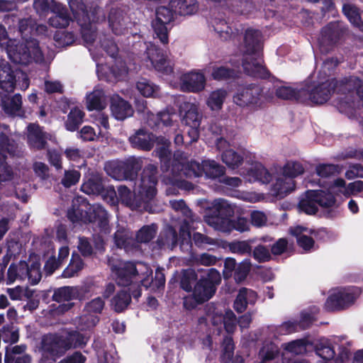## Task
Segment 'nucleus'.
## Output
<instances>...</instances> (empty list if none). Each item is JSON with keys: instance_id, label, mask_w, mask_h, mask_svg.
I'll return each instance as SVG.
<instances>
[{"instance_id": "obj_1", "label": "nucleus", "mask_w": 363, "mask_h": 363, "mask_svg": "<svg viewBox=\"0 0 363 363\" xmlns=\"http://www.w3.org/2000/svg\"><path fill=\"white\" fill-rule=\"evenodd\" d=\"M69 6L74 18L80 26L82 35L89 50L96 62V72L99 77L109 82L123 79L128 73L125 62L121 59L115 60L114 67H110L106 64L98 62L99 56L96 48L93 46L95 40V27L94 23L99 21L102 11L99 8H94L89 14L82 0H69Z\"/></svg>"}, {"instance_id": "obj_2", "label": "nucleus", "mask_w": 363, "mask_h": 363, "mask_svg": "<svg viewBox=\"0 0 363 363\" xmlns=\"http://www.w3.org/2000/svg\"><path fill=\"white\" fill-rule=\"evenodd\" d=\"M157 168L154 164L147 165L143 170L140 181L135 184L134 193L126 186L118 189L121 202L130 209L143 208L148 211L147 203L155 196L157 190Z\"/></svg>"}, {"instance_id": "obj_3", "label": "nucleus", "mask_w": 363, "mask_h": 363, "mask_svg": "<svg viewBox=\"0 0 363 363\" xmlns=\"http://www.w3.org/2000/svg\"><path fill=\"white\" fill-rule=\"evenodd\" d=\"M111 267L116 275V281L118 285H138L140 283L146 288L152 284L160 288L164 286L165 282L164 276L160 271H156L155 278L153 280L152 270L144 262L133 263L120 261Z\"/></svg>"}, {"instance_id": "obj_4", "label": "nucleus", "mask_w": 363, "mask_h": 363, "mask_svg": "<svg viewBox=\"0 0 363 363\" xmlns=\"http://www.w3.org/2000/svg\"><path fill=\"white\" fill-rule=\"evenodd\" d=\"M67 216L73 223L79 222L96 223L101 235L95 241V248L99 252L104 250L102 235L108 234L110 228L108 223V213L101 205L91 206L82 198H77L74 201L73 208L68 211Z\"/></svg>"}, {"instance_id": "obj_5", "label": "nucleus", "mask_w": 363, "mask_h": 363, "mask_svg": "<svg viewBox=\"0 0 363 363\" xmlns=\"http://www.w3.org/2000/svg\"><path fill=\"white\" fill-rule=\"evenodd\" d=\"M88 341V337L73 331L66 336L63 335L48 334L44 335L41 340L40 363H52L66 350L71 347H82Z\"/></svg>"}, {"instance_id": "obj_6", "label": "nucleus", "mask_w": 363, "mask_h": 363, "mask_svg": "<svg viewBox=\"0 0 363 363\" xmlns=\"http://www.w3.org/2000/svg\"><path fill=\"white\" fill-rule=\"evenodd\" d=\"M315 309L313 313L303 311L301 315L299 323L292 321L284 323L279 326H270L268 328V337L265 340L262 347L259 352L261 363H268L274 359L279 353V347L274 342L269 341L271 337H277L279 335H286L298 331L299 329L308 328L315 319Z\"/></svg>"}, {"instance_id": "obj_7", "label": "nucleus", "mask_w": 363, "mask_h": 363, "mask_svg": "<svg viewBox=\"0 0 363 363\" xmlns=\"http://www.w3.org/2000/svg\"><path fill=\"white\" fill-rule=\"evenodd\" d=\"M261 33L254 29L245 31L242 48V67L245 72L255 77L264 78L268 75L261 57Z\"/></svg>"}, {"instance_id": "obj_8", "label": "nucleus", "mask_w": 363, "mask_h": 363, "mask_svg": "<svg viewBox=\"0 0 363 363\" xmlns=\"http://www.w3.org/2000/svg\"><path fill=\"white\" fill-rule=\"evenodd\" d=\"M213 211L215 215H206L205 221L214 229L230 233L233 230L240 233L248 231L250 224L247 219L238 217L235 220H230V216L233 213V207L225 200L216 199L213 203Z\"/></svg>"}, {"instance_id": "obj_9", "label": "nucleus", "mask_w": 363, "mask_h": 363, "mask_svg": "<svg viewBox=\"0 0 363 363\" xmlns=\"http://www.w3.org/2000/svg\"><path fill=\"white\" fill-rule=\"evenodd\" d=\"M0 47L6 50L9 58L16 64L27 65L33 60L40 62L43 59L35 40H26L25 44H16V40L8 38L6 28L1 24Z\"/></svg>"}, {"instance_id": "obj_10", "label": "nucleus", "mask_w": 363, "mask_h": 363, "mask_svg": "<svg viewBox=\"0 0 363 363\" xmlns=\"http://www.w3.org/2000/svg\"><path fill=\"white\" fill-rule=\"evenodd\" d=\"M41 279L40 257L33 255L29 257L28 262H19L10 265L7 272V284L16 281H28L36 284Z\"/></svg>"}, {"instance_id": "obj_11", "label": "nucleus", "mask_w": 363, "mask_h": 363, "mask_svg": "<svg viewBox=\"0 0 363 363\" xmlns=\"http://www.w3.org/2000/svg\"><path fill=\"white\" fill-rule=\"evenodd\" d=\"M130 141L133 146L145 150H150L155 144L157 155L161 160L162 167L167 166L170 155V143L168 140L164 138H155L152 134L141 130L131 136Z\"/></svg>"}, {"instance_id": "obj_12", "label": "nucleus", "mask_w": 363, "mask_h": 363, "mask_svg": "<svg viewBox=\"0 0 363 363\" xmlns=\"http://www.w3.org/2000/svg\"><path fill=\"white\" fill-rule=\"evenodd\" d=\"M335 203L336 200L329 190H308L301 197L298 208L300 211L312 215L318 211V206L328 208L335 206Z\"/></svg>"}, {"instance_id": "obj_13", "label": "nucleus", "mask_w": 363, "mask_h": 363, "mask_svg": "<svg viewBox=\"0 0 363 363\" xmlns=\"http://www.w3.org/2000/svg\"><path fill=\"white\" fill-rule=\"evenodd\" d=\"M362 294L357 286L337 287L330 291L325 303L328 311H339L347 308L354 303Z\"/></svg>"}, {"instance_id": "obj_14", "label": "nucleus", "mask_w": 363, "mask_h": 363, "mask_svg": "<svg viewBox=\"0 0 363 363\" xmlns=\"http://www.w3.org/2000/svg\"><path fill=\"white\" fill-rule=\"evenodd\" d=\"M290 233L296 238L298 245L306 252L314 250V239L327 241L334 238L333 235L325 228L315 230L300 225L291 228Z\"/></svg>"}, {"instance_id": "obj_15", "label": "nucleus", "mask_w": 363, "mask_h": 363, "mask_svg": "<svg viewBox=\"0 0 363 363\" xmlns=\"http://www.w3.org/2000/svg\"><path fill=\"white\" fill-rule=\"evenodd\" d=\"M270 99L259 86L240 87L233 96V101L237 105L253 109L262 107Z\"/></svg>"}, {"instance_id": "obj_16", "label": "nucleus", "mask_w": 363, "mask_h": 363, "mask_svg": "<svg viewBox=\"0 0 363 363\" xmlns=\"http://www.w3.org/2000/svg\"><path fill=\"white\" fill-rule=\"evenodd\" d=\"M8 127L0 125V183L13 179V174L6 160L14 154L15 145L9 139Z\"/></svg>"}, {"instance_id": "obj_17", "label": "nucleus", "mask_w": 363, "mask_h": 363, "mask_svg": "<svg viewBox=\"0 0 363 363\" xmlns=\"http://www.w3.org/2000/svg\"><path fill=\"white\" fill-rule=\"evenodd\" d=\"M15 84L21 90L27 89L30 84L27 74L21 70L13 72L9 65L3 64L0 66V88L6 92H11Z\"/></svg>"}, {"instance_id": "obj_18", "label": "nucleus", "mask_w": 363, "mask_h": 363, "mask_svg": "<svg viewBox=\"0 0 363 363\" xmlns=\"http://www.w3.org/2000/svg\"><path fill=\"white\" fill-rule=\"evenodd\" d=\"M179 81L170 80L174 87H179L184 91L198 93L205 89L206 79L203 71L194 69L182 73L177 77Z\"/></svg>"}, {"instance_id": "obj_19", "label": "nucleus", "mask_w": 363, "mask_h": 363, "mask_svg": "<svg viewBox=\"0 0 363 363\" xmlns=\"http://www.w3.org/2000/svg\"><path fill=\"white\" fill-rule=\"evenodd\" d=\"M207 316L213 325L218 327V335L221 333L223 326L228 334L233 333L236 329L235 315L230 310H226L223 313L221 309L211 306L208 310Z\"/></svg>"}, {"instance_id": "obj_20", "label": "nucleus", "mask_w": 363, "mask_h": 363, "mask_svg": "<svg viewBox=\"0 0 363 363\" xmlns=\"http://www.w3.org/2000/svg\"><path fill=\"white\" fill-rule=\"evenodd\" d=\"M169 162L167 166H162L165 168L166 172L170 171L172 174L180 175L182 174L186 177H200L204 174L203 162L199 164L195 161L184 164L183 161H179L177 158H174L172 161L170 155L169 156Z\"/></svg>"}, {"instance_id": "obj_21", "label": "nucleus", "mask_w": 363, "mask_h": 363, "mask_svg": "<svg viewBox=\"0 0 363 363\" xmlns=\"http://www.w3.org/2000/svg\"><path fill=\"white\" fill-rule=\"evenodd\" d=\"M175 13L170 6H160L156 11V18L152 22V28L157 37L162 43L168 42L166 25L174 20Z\"/></svg>"}, {"instance_id": "obj_22", "label": "nucleus", "mask_w": 363, "mask_h": 363, "mask_svg": "<svg viewBox=\"0 0 363 363\" xmlns=\"http://www.w3.org/2000/svg\"><path fill=\"white\" fill-rule=\"evenodd\" d=\"M276 95L282 99H296L301 102H305L310 100L315 102H323L327 98V94L323 96L309 95L305 89L301 87L293 88L289 86L281 85L276 89Z\"/></svg>"}, {"instance_id": "obj_23", "label": "nucleus", "mask_w": 363, "mask_h": 363, "mask_svg": "<svg viewBox=\"0 0 363 363\" xmlns=\"http://www.w3.org/2000/svg\"><path fill=\"white\" fill-rule=\"evenodd\" d=\"M147 57L155 69L169 80L173 74V66L172 62L166 58L163 52L155 45H151L147 49Z\"/></svg>"}, {"instance_id": "obj_24", "label": "nucleus", "mask_w": 363, "mask_h": 363, "mask_svg": "<svg viewBox=\"0 0 363 363\" xmlns=\"http://www.w3.org/2000/svg\"><path fill=\"white\" fill-rule=\"evenodd\" d=\"M216 289L211 285H206L199 280L194 286L192 294L184 298V306L186 309L191 310L196 305L209 300L215 294Z\"/></svg>"}, {"instance_id": "obj_25", "label": "nucleus", "mask_w": 363, "mask_h": 363, "mask_svg": "<svg viewBox=\"0 0 363 363\" xmlns=\"http://www.w3.org/2000/svg\"><path fill=\"white\" fill-rule=\"evenodd\" d=\"M78 286H62L57 289L53 294L52 298L55 301L62 303L67 301V303H62L56 308L57 313H63L70 310L74 303L70 301L80 298L81 291Z\"/></svg>"}, {"instance_id": "obj_26", "label": "nucleus", "mask_w": 363, "mask_h": 363, "mask_svg": "<svg viewBox=\"0 0 363 363\" xmlns=\"http://www.w3.org/2000/svg\"><path fill=\"white\" fill-rule=\"evenodd\" d=\"M135 160H129L128 162L123 161H110L105 165V170L106 173L116 180L129 179L132 177V174L128 172V169L131 167L137 169L138 166Z\"/></svg>"}, {"instance_id": "obj_27", "label": "nucleus", "mask_w": 363, "mask_h": 363, "mask_svg": "<svg viewBox=\"0 0 363 363\" xmlns=\"http://www.w3.org/2000/svg\"><path fill=\"white\" fill-rule=\"evenodd\" d=\"M240 175L250 183L259 182L267 184L272 179V173L258 162L252 163L248 168L241 172Z\"/></svg>"}, {"instance_id": "obj_28", "label": "nucleus", "mask_w": 363, "mask_h": 363, "mask_svg": "<svg viewBox=\"0 0 363 363\" xmlns=\"http://www.w3.org/2000/svg\"><path fill=\"white\" fill-rule=\"evenodd\" d=\"M176 119L175 110L173 108H167L160 112L157 116H154L152 113L148 114L147 123L152 127L169 126L172 130H175V127L177 126L175 123Z\"/></svg>"}, {"instance_id": "obj_29", "label": "nucleus", "mask_w": 363, "mask_h": 363, "mask_svg": "<svg viewBox=\"0 0 363 363\" xmlns=\"http://www.w3.org/2000/svg\"><path fill=\"white\" fill-rule=\"evenodd\" d=\"M330 192L337 195L342 194L346 197L356 194L363 191V182L357 180L346 184L342 179H337L333 181L329 188Z\"/></svg>"}, {"instance_id": "obj_30", "label": "nucleus", "mask_w": 363, "mask_h": 363, "mask_svg": "<svg viewBox=\"0 0 363 363\" xmlns=\"http://www.w3.org/2000/svg\"><path fill=\"white\" fill-rule=\"evenodd\" d=\"M335 82L334 80L327 79L324 82L318 81V82H313L311 84H306L303 88L305 89L306 92L309 94V95H316V96H323L324 94H327V98L323 102H315L311 101L313 104H322L326 102L331 95L332 91L335 87ZM310 101V100H308Z\"/></svg>"}, {"instance_id": "obj_31", "label": "nucleus", "mask_w": 363, "mask_h": 363, "mask_svg": "<svg viewBox=\"0 0 363 363\" xmlns=\"http://www.w3.org/2000/svg\"><path fill=\"white\" fill-rule=\"evenodd\" d=\"M112 116L117 120L123 121L133 114L132 106L118 95H114L111 99Z\"/></svg>"}, {"instance_id": "obj_32", "label": "nucleus", "mask_w": 363, "mask_h": 363, "mask_svg": "<svg viewBox=\"0 0 363 363\" xmlns=\"http://www.w3.org/2000/svg\"><path fill=\"white\" fill-rule=\"evenodd\" d=\"M108 22L110 29L116 35H123L128 30L127 18L120 9H113L111 10Z\"/></svg>"}, {"instance_id": "obj_33", "label": "nucleus", "mask_w": 363, "mask_h": 363, "mask_svg": "<svg viewBox=\"0 0 363 363\" xmlns=\"http://www.w3.org/2000/svg\"><path fill=\"white\" fill-rule=\"evenodd\" d=\"M51 6L53 16L49 18V24L55 28L67 27L71 21V18L66 8L59 2H52Z\"/></svg>"}, {"instance_id": "obj_34", "label": "nucleus", "mask_w": 363, "mask_h": 363, "mask_svg": "<svg viewBox=\"0 0 363 363\" xmlns=\"http://www.w3.org/2000/svg\"><path fill=\"white\" fill-rule=\"evenodd\" d=\"M295 189V182L291 178L283 176L281 172L276 178V181L273 183L271 188V194L274 196L283 198L288 194L291 193Z\"/></svg>"}, {"instance_id": "obj_35", "label": "nucleus", "mask_w": 363, "mask_h": 363, "mask_svg": "<svg viewBox=\"0 0 363 363\" xmlns=\"http://www.w3.org/2000/svg\"><path fill=\"white\" fill-rule=\"evenodd\" d=\"M28 142L30 146L34 149H42L45 147L48 135L43 133L40 126L37 124H30L28 126ZM50 140L51 136L49 135Z\"/></svg>"}, {"instance_id": "obj_36", "label": "nucleus", "mask_w": 363, "mask_h": 363, "mask_svg": "<svg viewBox=\"0 0 363 363\" xmlns=\"http://www.w3.org/2000/svg\"><path fill=\"white\" fill-rule=\"evenodd\" d=\"M182 120L186 125H200V116L198 112V106L194 103L184 101L179 106Z\"/></svg>"}, {"instance_id": "obj_37", "label": "nucleus", "mask_w": 363, "mask_h": 363, "mask_svg": "<svg viewBox=\"0 0 363 363\" xmlns=\"http://www.w3.org/2000/svg\"><path fill=\"white\" fill-rule=\"evenodd\" d=\"M169 6L176 15L184 16L194 15L199 9L196 0H170Z\"/></svg>"}, {"instance_id": "obj_38", "label": "nucleus", "mask_w": 363, "mask_h": 363, "mask_svg": "<svg viewBox=\"0 0 363 363\" xmlns=\"http://www.w3.org/2000/svg\"><path fill=\"white\" fill-rule=\"evenodd\" d=\"M335 348L331 340L322 338L315 345L316 354L322 359L319 363H337L334 359Z\"/></svg>"}, {"instance_id": "obj_39", "label": "nucleus", "mask_w": 363, "mask_h": 363, "mask_svg": "<svg viewBox=\"0 0 363 363\" xmlns=\"http://www.w3.org/2000/svg\"><path fill=\"white\" fill-rule=\"evenodd\" d=\"M106 101L102 89H95L86 94V106L89 111L101 110L106 107Z\"/></svg>"}, {"instance_id": "obj_40", "label": "nucleus", "mask_w": 363, "mask_h": 363, "mask_svg": "<svg viewBox=\"0 0 363 363\" xmlns=\"http://www.w3.org/2000/svg\"><path fill=\"white\" fill-rule=\"evenodd\" d=\"M211 25L220 38L223 40H228L237 35L238 30L233 29L224 19L214 18Z\"/></svg>"}, {"instance_id": "obj_41", "label": "nucleus", "mask_w": 363, "mask_h": 363, "mask_svg": "<svg viewBox=\"0 0 363 363\" xmlns=\"http://www.w3.org/2000/svg\"><path fill=\"white\" fill-rule=\"evenodd\" d=\"M104 185L99 174H92L82 185V191L88 195L99 196Z\"/></svg>"}, {"instance_id": "obj_42", "label": "nucleus", "mask_w": 363, "mask_h": 363, "mask_svg": "<svg viewBox=\"0 0 363 363\" xmlns=\"http://www.w3.org/2000/svg\"><path fill=\"white\" fill-rule=\"evenodd\" d=\"M136 88L140 94L145 97H157L160 94V87L145 78L137 82Z\"/></svg>"}, {"instance_id": "obj_43", "label": "nucleus", "mask_w": 363, "mask_h": 363, "mask_svg": "<svg viewBox=\"0 0 363 363\" xmlns=\"http://www.w3.org/2000/svg\"><path fill=\"white\" fill-rule=\"evenodd\" d=\"M226 96L227 91L225 89H218L213 91L206 99V105L212 111H219L221 109Z\"/></svg>"}, {"instance_id": "obj_44", "label": "nucleus", "mask_w": 363, "mask_h": 363, "mask_svg": "<svg viewBox=\"0 0 363 363\" xmlns=\"http://www.w3.org/2000/svg\"><path fill=\"white\" fill-rule=\"evenodd\" d=\"M336 24L330 23L324 28L321 32V36L319 39L320 49L323 50V47L328 45H332L335 43L338 35Z\"/></svg>"}, {"instance_id": "obj_45", "label": "nucleus", "mask_w": 363, "mask_h": 363, "mask_svg": "<svg viewBox=\"0 0 363 363\" xmlns=\"http://www.w3.org/2000/svg\"><path fill=\"white\" fill-rule=\"evenodd\" d=\"M2 104L3 108L7 114L19 115L22 105V97L20 94H15L11 99H4Z\"/></svg>"}, {"instance_id": "obj_46", "label": "nucleus", "mask_w": 363, "mask_h": 363, "mask_svg": "<svg viewBox=\"0 0 363 363\" xmlns=\"http://www.w3.org/2000/svg\"><path fill=\"white\" fill-rule=\"evenodd\" d=\"M98 321L97 315L86 313L83 311V313L75 319V325L79 329L84 330L94 327Z\"/></svg>"}, {"instance_id": "obj_47", "label": "nucleus", "mask_w": 363, "mask_h": 363, "mask_svg": "<svg viewBox=\"0 0 363 363\" xmlns=\"http://www.w3.org/2000/svg\"><path fill=\"white\" fill-rule=\"evenodd\" d=\"M78 137L84 141H94L99 138L108 140V135L106 132L100 130L98 133H96L94 128L89 125L84 126L79 132Z\"/></svg>"}, {"instance_id": "obj_48", "label": "nucleus", "mask_w": 363, "mask_h": 363, "mask_svg": "<svg viewBox=\"0 0 363 363\" xmlns=\"http://www.w3.org/2000/svg\"><path fill=\"white\" fill-rule=\"evenodd\" d=\"M221 157L223 162L231 169L238 168L243 161V156L231 149L223 152Z\"/></svg>"}, {"instance_id": "obj_49", "label": "nucleus", "mask_w": 363, "mask_h": 363, "mask_svg": "<svg viewBox=\"0 0 363 363\" xmlns=\"http://www.w3.org/2000/svg\"><path fill=\"white\" fill-rule=\"evenodd\" d=\"M84 267V263L78 255H72L71 261L68 267L63 271L62 277L64 278H71L78 274Z\"/></svg>"}, {"instance_id": "obj_50", "label": "nucleus", "mask_w": 363, "mask_h": 363, "mask_svg": "<svg viewBox=\"0 0 363 363\" xmlns=\"http://www.w3.org/2000/svg\"><path fill=\"white\" fill-rule=\"evenodd\" d=\"M130 302V296L125 289L118 291L112 300L111 304L114 310L121 312L125 309Z\"/></svg>"}, {"instance_id": "obj_51", "label": "nucleus", "mask_w": 363, "mask_h": 363, "mask_svg": "<svg viewBox=\"0 0 363 363\" xmlns=\"http://www.w3.org/2000/svg\"><path fill=\"white\" fill-rule=\"evenodd\" d=\"M84 116V113L81 109L79 108H72L65 123L66 128L69 131H74L82 123Z\"/></svg>"}, {"instance_id": "obj_52", "label": "nucleus", "mask_w": 363, "mask_h": 363, "mask_svg": "<svg viewBox=\"0 0 363 363\" xmlns=\"http://www.w3.org/2000/svg\"><path fill=\"white\" fill-rule=\"evenodd\" d=\"M342 11L350 22L357 28L362 25L361 14L359 9L352 4H346L342 6Z\"/></svg>"}, {"instance_id": "obj_53", "label": "nucleus", "mask_w": 363, "mask_h": 363, "mask_svg": "<svg viewBox=\"0 0 363 363\" xmlns=\"http://www.w3.org/2000/svg\"><path fill=\"white\" fill-rule=\"evenodd\" d=\"M303 172L304 169L302 164L294 161L287 162L281 169L283 176L291 178V179L302 174Z\"/></svg>"}, {"instance_id": "obj_54", "label": "nucleus", "mask_w": 363, "mask_h": 363, "mask_svg": "<svg viewBox=\"0 0 363 363\" xmlns=\"http://www.w3.org/2000/svg\"><path fill=\"white\" fill-rule=\"evenodd\" d=\"M203 168L207 177L216 178L224 174V167L213 160L203 161Z\"/></svg>"}, {"instance_id": "obj_55", "label": "nucleus", "mask_w": 363, "mask_h": 363, "mask_svg": "<svg viewBox=\"0 0 363 363\" xmlns=\"http://www.w3.org/2000/svg\"><path fill=\"white\" fill-rule=\"evenodd\" d=\"M9 297L12 300L18 301L24 298H30L33 296V291L28 287L16 286L9 288L6 290Z\"/></svg>"}, {"instance_id": "obj_56", "label": "nucleus", "mask_w": 363, "mask_h": 363, "mask_svg": "<svg viewBox=\"0 0 363 363\" xmlns=\"http://www.w3.org/2000/svg\"><path fill=\"white\" fill-rule=\"evenodd\" d=\"M1 337L4 342L15 343L18 340V329L13 325L4 326L0 333Z\"/></svg>"}, {"instance_id": "obj_57", "label": "nucleus", "mask_w": 363, "mask_h": 363, "mask_svg": "<svg viewBox=\"0 0 363 363\" xmlns=\"http://www.w3.org/2000/svg\"><path fill=\"white\" fill-rule=\"evenodd\" d=\"M307 342L303 340H296L282 345L283 349L291 354H298L306 351Z\"/></svg>"}, {"instance_id": "obj_58", "label": "nucleus", "mask_w": 363, "mask_h": 363, "mask_svg": "<svg viewBox=\"0 0 363 363\" xmlns=\"http://www.w3.org/2000/svg\"><path fill=\"white\" fill-rule=\"evenodd\" d=\"M352 88L356 89L357 95L363 101V86H362L361 81L357 77H351L347 80L345 84L340 85V90L344 92L346 90L350 91Z\"/></svg>"}, {"instance_id": "obj_59", "label": "nucleus", "mask_w": 363, "mask_h": 363, "mask_svg": "<svg viewBox=\"0 0 363 363\" xmlns=\"http://www.w3.org/2000/svg\"><path fill=\"white\" fill-rule=\"evenodd\" d=\"M115 243L120 248H124L126 251L130 250V245L133 239L129 236V233L123 230H118L114 236Z\"/></svg>"}, {"instance_id": "obj_60", "label": "nucleus", "mask_w": 363, "mask_h": 363, "mask_svg": "<svg viewBox=\"0 0 363 363\" xmlns=\"http://www.w3.org/2000/svg\"><path fill=\"white\" fill-rule=\"evenodd\" d=\"M156 230L157 228L154 224L143 227L137 234L138 241L140 242H149L154 238Z\"/></svg>"}, {"instance_id": "obj_61", "label": "nucleus", "mask_w": 363, "mask_h": 363, "mask_svg": "<svg viewBox=\"0 0 363 363\" xmlns=\"http://www.w3.org/2000/svg\"><path fill=\"white\" fill-rule=\"evenodd\" d=\"M251 268V263L249 259H245L236 267L235 272V279L237 282H241L245 279Z\"/></svg>"}, {"instance_id": "obj_62", "label": "nucleus", "mask_w": 363, "mask_h": 363, "mask_svg": "<svg viewBox=\"0 0 363 363\" xmlns=\"http://www.w3.org/2000/svg\"><path fill=\"white\" fill-rule=\"evenodd\" d=\"M234 71L224 66H213L211 77L216 80H222L232 77Z\"/></svg>"}, {"instance_id": "obj_63", "label": "nucleus", "mask_w": 363, "mask_h": 363, "mask_svg": "<svg viewBox=\"0 0 363 363\" xmlns=\"http://www.w3.org/2000/svg\"><path fill=\"white\" fill-rule=\"evenodd\" d=\"M196 279V275L193 269H189L183 271L181 279L182 288L186 291H190L191 290V284L194 282Z\"/></svg>"}, {"instance_id": "obj_64", "label": "nucleus", "mask_w": 363, "mask_h": 363, "mask_svg": "<svg viewBox=\"0 0 363 363\" xmlns=\"http://www.w3.org/2000/svg\"><path fill=\"white\" fill-rule=\"evenodd\" d=\"M79 172L74 169L66 170L63 178L62 179V184L65 187H70L72 185L76 184L80 179Z\"/></svg>"}]
</instances>
